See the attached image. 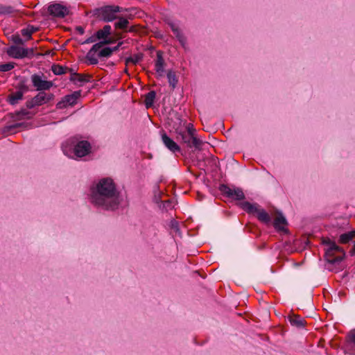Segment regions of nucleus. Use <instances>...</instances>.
Listing matches in <instances>:
<instances>
[{
	"instance_id": "1a4fd4ad",
	"label": "nucleus",
	"mask_w": 355,
	"mask_h": 355,
	"mask_svg": "<svg viewBox=\"0 0 355 355\" xmlns=\"http://www.w3.org/2000/svg\"><path fill=\"white\" fill-rule=\"evenodd\" d=\"M48 12L53 17L58 18H64L69 12L66 6L58 3L50 4L48 7Z\"/></svg>"
},
{
	"instance_id": "72a5a7b5",
	"label": "nucleus",
	"mask_w": 355,
	"mask_h": 355,
	"mask_svg": "<svg viewBox=\"0 0 355 355\" xmlns=\"http://www.w3.org/2000/svg\"><path fill=\"white\" fill-rule=\"evenodd\" d=\"M14 12V8L12 6H1L0 13L1 14H11Z\"/></svg>"
},
{
	"instance_id": "dca6fc26",
	"label": "nucleus",
	"mask_w": 355,
	"mask_h": 355,
	"mask_svg": "<svg viewBox=\"0 0 355 355\" xmlns=\"http://www.w3.org/2000/svg\"><path fill=\"white\" fill-rule=\"evenodd\" d=\"M164 60L163 58V53L161 51L157 52V58L155 64V69L159 76H162L164 71Z\"/></svg>"
},
{
	"instance_id": "7ed1b4c3",
	"label": "nucleus",
	"mask_w": 355,
	"mask_h": 355,
	"mask_svg": "<svg viewBox=\"0 0 355 355\" xmlns=\"http://www.w3.org/2000/svg\"><path fill=\"white\" fill-rule=\"evenodd\" d=\"M110 33L111 26L110 25L104 26L102 29L98 30L96 33V35L98 40H104L94 44L87 53L86 59L89 61V64L94 65L98 62V59L95 56V53L101 49L104 45L109 44L111 42L110 40L106 39L107 36L110 35Z\"/></svg>"
},
{
	"instance_id": "a18cd8bd",
	"label": "nucleus",
	"mask_w": 355,
	"mask_h": 355,
	"mask_svg": "<svg viewBox=\"0 0 355 355\" xmlns=\"http://www.w3.org/2000/svg\"><path fill=\"white\" fill-rule=\"evenodd\" d=\"M353 250H354V253H355V243H354V249H353Z\"/></svg>"
},
{
	"instance_id": "49530a36",
	"label": "nucleus",
	"mask_w": 355,
	"mask_h": 355,
	"mask_svg": "<svg viewBox=\"0 0 355 355\" xmlns=\"http://www.w3.org/2000/svg\"><path fill=\"white\" fill-rule=\"evenodd\" d=\"M352 232H354V237H355V231H353Z\"/></svg>"
},
{
	"instance_id": "4c0bfd02",
	"label": "nucleus",
	"mask_w": 355,
	"mask_h": 355,
	"mask_svg": "<svg viewBox=\"0 0 355 355\" xmlns=\"http://www.w3.org/2000/svg\"><path fill=\"white\" fill-rule=\"evenodd\" d=\"M171 227L174 230V231H178V223L175 220H171Z\"/></svg>"
},
{
	"instance_id": "ddd939ff",
	"label": "nucleus",
	"mask_w": 355,
	"mask_h": 355,
	"mask_svg": "<svg viewBox=\"0 0 355 355\" xmlns=\"http://www.w3.org/2000/svg\"><path fill=\"white\" fill-rule=\"evenodd\" d=\"M166 23L171 28V31L175 35L176 38L178 39L180 44L182 46H184L187 43V39L184 35L183 33L180 29L179 25L171 20H168Z\"/></svg>"
},
{
	"instance_id": "2f4dec72",
	"label": "nucleus",
	"mask_w": 355,
	"mask_h": 355,
	"mask_svg": "<svg viewBox=\"0 0 355 355\" xmlns=\"http://www.w3.org/2000/svg\"><path fill=\"white\" fill-rule=\"evenodd\" d=\"M16 88L18 89V92H21L23 94L29 91L28 86L26 84L24 80H21Z\"/></svg>"
},
{
	"instance_id": "412c9836",
	"label": "nucleus",
	"mask_w": 355,
	"mask_h": 355,
	"mask_svg": "<svg viewBox=\"0 0 355 355\" xmlns=\"http://www.w3.org/2000/svg\"><path fill=\"white\" fill-rule=\"evenodd\" d=\"M156 92L153 90L150 91L145 95L144 103L146 108L153 107Z\"/></svg>"
},
{
	"instance_id": "423d86ee",
	"label": "nucleus",
	"mask_w": 355,
	"mask_h": 355,
	"mask_svg": "<svg viewBox=\"0 0 355 355\" xmlns=\"http://www.w3.org/2000/svg\"><path fill=\"white\" fill-rule=\"evenodd\" d=\"M241 207L250 214H256L258 219L266 224H269L271 220L270 215L263 209L259 208L257 204H251L248 202L241 203Z\"/></svg>"
},
{
	"instance_id": "f3484780",
	"label": "nucleus",
	"mask_w": 355,
	"mask_h": 355,
	"mask_svg": "<svg viewBox=\"0 0 355 355\" xmlns=\"http://www.w3.org/2000/svg\"><path fill=\"white\" fill-rule=\"evenodd\" d=\"M162 141L165 146L171 152L176 153L180 151L178 145L169 138L167 135H162Z\"/></svg>"
},
{
	"instance_id": "c85d7f7f",
	"label": "nucleus",
	"mask_w": 355,
	"mask_h": 355,
	"mask_svg": "<svg viewBox=\"0 0 355 355\" xmlns=\"http://www.w3.org/2000/svg\"><path fill=\"white\" fill-rule=\"evenodd\" d=\"M354 238V232H349L346 234H343L340 236V241L343 243H347L350 240Z\"/></svg>"
},
{
	"instance_id": "20e7f679",
	"label": "nucleus",
	"mask_w": 355,
	"mask_h": 355,
	"mask_svg": "<svg viewBox=\"0 0 355 355\" xmlns=\"http://www.w3.org/2000/svg\"><path fill=\"white\" fill-rule=\"evenodd\" d=\"M325 248V258L328 263L331 264H339L345 257L344 251L334 242L329 239L324 240Z\"/></svg>"
},
{
	"instance_id": "7c9ffc66",
	"label": "nucleus",
	"mask_w": 355,
	"mask_h": 355,
	"mask_svg": "<svg viewBox=\"0 0 355 355\" xmlns=\"http://www.w3.org/2000/svg\"><path fill=\"white\" fill-rule=\"evenodd\" d=\"M19 118H31L33 116V113L28 111L27 109H21L20 111L16 113Z\"/></svg>"
},
{
	"instance_id": "c756f323",
	"label": "nucleus",
	"mask_w": 355,
	"mask_h": 355,
	"mask_svg": "<svg viewBox=\"0 0 355 355\" xmlns=\"http://www.w3.org/2000/svg\"><path fill=\"white\" fill-rule=\"evenodd\" d=\"M92 76L88 73H78V81L81 83H89L91 81Z\"/></svg>"
},
{
	"instance_id": "0eeeda50",
	"label": "nucleus",
	"mask_w": 355,
	"mask_h": 355,
	"mask_svg": "<svg viewBox=\"0 0 355 355\" xmlns=\"http://www.w3.org/2000/svg\"><path fill=\"white\" fill-rule=\"evenodd\" d=\"M6 52L9 56L15 59H21L33 55V49H24L17 45H12Z\"/></svg>"
},
{
	"instance_id": "9b49d317",
	"label": "nucleus",
	"mask_w": 355,
	"mask_h": 355,
	"mask_svg": "<svg viewBox=\"0 0 355 355\" xmlns=\"http://www.w3.org/2000/svg\"><path fill=\"white\" fill-rule=\"evenodd\" d=\"M81 96V91H76L73 92L72 94L66 95L62 101L59 102L57 104V107L58 108H63L66 107L67 105L73 106L75 104H76L77 100Z\"/></svg>"
},
{
	"instance_id": "f257e3e1",
	"label": "nucleus",
	"mask_w": 355,
	"mask_h": 355,
	"mask_svg": "<svg viewBox=\"0 0 355 355\" xmlns=\"http://www.w3.org/2000/svg\"><path fill=\"white\" fill-rule=\"evenodd\" d=\"M92 201L96 206L107 210L118 207L119 195L112 179L103 178L98 182L92 191Z\"/></svg>"
},
{
	"instance_id": "c9c22d12",
	"label": "nucleus",
	"mask_w": 355,
	"mask_h": 355,
	"mask_svg": "<svg viewBox=\"0 0 355 355\" xmlns=\"http://www.w3.org/2000/svg\"><path fill=\"white\" fill-rule=\"evenodd\" d=\"M44 96H45V103L51 101L54 98V95L53 94H51V93L50 94H46V92H44Z\"/></svg>"
},
{
	"instance_id": "5701e85b",
	"label": "nucleus",
	"mask_w": 355,
	"mask_h": 355,
	"mask_svg": "<svg viewBox=\"0 0 355 355\" xmlns=\"http://www.w3.org/2000/svg\"><path fill=\"white\" fill-rule=\"evenodd\" d=\"M67 67H63L59 64H53L51 67V71L55 75H62L67 73Z\"/></svg>"
},
{
	"instance_id": "79ce46f5",
	"label": "nucleus",
	"mask_w": 355,
	"mask_h": 355,
	"mask_svg": "<svg viewBox=\"0 0 355 355\" xmlns=\"http://www.w3.org/2000/svg\"><path fill=\"white\" fill-rule=\"evenodd\" d=\"M120 45H121V43H119L117 46H116L113 48H111V49H112V53L119 50Z\"/></svg>"
},
{
	"instance_id": "473e14b6",
	"label": "nucleus",
	"mask_w": 355,
	"mask_h": 355,
	"mask_svg": "<svg viewBox=\"0 0 355 355\" xmlns=\"http://www.w3.org/2000/svg\"><path fill=\"white\" fill-rule=\"evenodd\" d=\"M15 67V63L8 62L6 64H0V71L6 72L9 71Z\"/></svg>"
},
{
	"instance_id": "58836bf2",
	"label": "nucleus",
	"mask_w": 355,
	"mask_h": 355,
	"mask_svg": "<svg viewBox=\"0 0 355 355\" xmlns=\"http://www.w3.org/2000/svg\"><path fill=\"white\" fill-rule=\"evenodd\" d=\"M14 42L17 44H21V45L24 44V40L19 37H16L14 40Z\"/></svg>"
},
{
	"instance_id": "a211bd4d",
	"label": "nucleus",
	"mask_w": 355,
	"mask_h": 355,
	"mask_svg": "<svg viewBox=\"0 0 355 355\" xmlns=\"http://www.w3.org/2000/svg\"><path fill=\"white\" fill-rule=\"evenodd\" d=\"M274 227L277 231H285L287 225V222L286 218L281 214H278L275 218L273 223Z\"/></svg>"
},
{
	"instance_id": "39448f33",
	"label": "nucleus",
	"mask_w": 355,
	"mask_h": 355,
	"mask_svg": "<svg viewBox=\"0 0 355 355\" xmlns=\"http://www.w3.org/2000/svg\"><path fill=\"white\" fill-rule=\"evenodd\" d=\"M121 11V7L108 5L95 8L93 10V15L99 20L110 22L116 19V14Z\"/></svg>"
},
{
	"instance_id": "9d476101",
	"label": "nucleus",
	"mask_w": 355,
	"mask_h": 355,
	"mask_svg": "<svg viewBox=\"0 0 355 355\" xmlns=\"http://www.w3.org/2000/svg\"><path fill=\"white\" fill-rule=\"evenodd\" d=\"M220 191L227 196L234 199L241 200L244 198V193L239 188L230 187L226 185H221L220 187Z\"/></svg>"
},
{
	"instance_id": "f8f14e48",
	"label": "nucleus",
	"mask_w": 355,
	"mask_h": 355,
	"mask_svg": "<svg viewBox=\"0 0 355 355\" xmlns=\"http://www.w3.org/2000/svg\"><path fill=\"white\" fill-rule=\"evenodd\" d=\"M184 143L190 148L200 149L203 142L201 139L196 137V135H181Z\"/></svg>"
},
{
	"instance_id": "4be33fe9",
	"label": "nucleus",
	"mask_w": 355,
	"mask_h": 355,
	"mask_svg": "<svg viewBox=\"0 0 355 355\" xmlns=\"http://www.w3.org/2000/svg\"><path fill=\"white\" fill-rule=\"evenodd\" d=\"M167 78L169 85L172 87L173 89H175L178 82V79L175 73L171 70L168 71L167 73Z\"/></svg>"
},
{
	"instance_id": "b1692460",
	"label": "nucleus",
	"mask_w": 355,
	"mask_h": 355,
	"mask_svg": "<svg viewBox=\"0 0 355 355\" xmlns=\"http://www.w3.org/2000/svg\"><path fill=\"white\" fill-rule=\"evenodd\" d=\"M289 321L292 325L296 326L297 327H302L304 325V320L298 315H293L290 317Z\"/></svg>"
},
{
	"instance_id": "bb28decb",
	"label": "nucleus",
	"mask_w": 355,
	"mask_h": 355,
	"mask_svg": "<svg viewBox=\"0 0 355 355\" xmlns=\"http://www.w3.org/2000/svg\"><path fill=\"white\" fill-rule=\"evenodd\" d=\"M97 52L99 58H110L112 54V49L110 47H105Z\"/></svg>"
},
{
	"instance_id": "c03bdc74",
	"label": "nucleus",
	"mask_w": 355,
	"mask_h": 355,
	"mask_svg": "<svg viewBox=\"0 0 355 355\" xmlns=\"http://www.w3.org/2000/svg\"><path fill=\"white\" fill-rule=\"evenodd\" d=\"M135 30L134 27H131L130 29H129V32H133Z\"/></svg>"
},
{
	"instance_id": "e433bc0d",
	"label": "nucleus",
	"mask_w": 355,
	"mask_h": 355,
	"mask_svg": "<svg viewBox=\"0 0 355 355\" xmlns=\"http://www.w3.org/2000/svg\"><path fill=\"white\" fill-rule=\"evenodd\" d=\"M78 73H72V74L71 75V76L69 78V80L76 83V81H78Z\"/></svg>"
},
{
	"instance_id": "393cba45",
	"label": "nucleus",
	"mask_w": 355,
	"mask_h": 355,
	"mask_svg": "<svg viewBox=\"0 0 355 355\" xmlns=\"http://www.w3.org/2000/svg\"><path fill=\"white\" fill-rule=\"evenodd\" d=\"M129 21L123 17H119V21L114 24V26L117 29L125 30L128 28Z\"/></svg>"
},
{
	"instance_id": "4468645a",
	"label": "nucleus",
	"mask_w": 355,
	"mask_h": 355,
	"mask_svg": "<svg viewBox=\"0 0 355 355\" xmlns=\"http://www.w3.org/2000/svg\"><path fill=\"white\" fill-rule=\"evenodd\" d=\"M43 104H45L44 92H40L35 96L26 101V106L27 109H32Z\"/></svg>"
},
{
	"instance_id": "aec40b11",
	"label": "nucleus",
	"mask_w": 355,
	"mask_h": 355,
	"mask_svg": "<svg viewBox=\"0 0 355 355\" xmlns=\"http://www.w3.org/2000/svg\"><path fill=\"white\" fill-rule=\"evenodd\" d=\"M24 94L21 92H12L7 96V101L12 105H15L23 99Z\"/></svg>"
},
{
	"instance_id": "ea45409f",
	"label": "nucleus",
	"mask_w": 355,
	"mask_h": 355,
	"mask_svg": "<svg viewBox=\"0 0 355 355\" xmlns=\"http://www.w3.org/2000/svg\"><path fill=\"white\" fill-rule=\"evenodd\" d=\"M76 31L80 34L83 35L85 33V29L83 27L79 26L76 28Z\"/></svg>"
},
{
	"instance_id": "a19ab883",
	"label": "nucleus",
	"mask_w": 355,
	"mask_h": 355,
	"mask_svg": "<svg viewBox=\"0 0 355 355\" xmlns=\"http://www.w3.org/2000/svg\"><path fill=\"white\" fill-rule=\"evenodd\" d=\"M21 125H22V123H15V124L12 125L10 126V128H19V127H21Z\"/></svg>"
},
{
	"instance_id": "2eb2a0df",
	"label": "nucleus",
	"mask_w": 355,
	"mask_h": 355,
	"mask_svg": "<svg viewBox=\"0 0 355 355\" xmlns=\"http://www.w3.org/2000/svg\"><path fill=\"white\" fill-rule=\"evenodd\" d=\"M346 350L349 354L355 355V329L350 331L347 336Z\"/></svg>"
},
{
	"instance_id": "a878e982",
	"label": "nucleus",
	"mask_w": 355,
	"mask_h": 355,
	"mask_svg": "<svg viewBox=\"0 0 355 355\" xmlns=\"http://www.w3.org/2000/svg\"><path fill=\"white\" fill-rule=\"evenodd\" d=\"M142 58L143 56L141 54H136L132 57H128L125 59V64L128 65L130 63L133 64H137L142 60Z\"/></svg>"
},
{
	"instance_id": "37998d69",
	"label": "nucleus",
	"mask_w": 355,
	"mask_h": 355,
	"mask_svg": "<svg viewBox=\"0 0 355 355\" xmlns=\"http://www.w3.org/2000/svg\"><path fill=\"white\" fill-rule=\"evenodd\" d=\"M67 72H69L71 73V75L72 74V73H76L73 69L69 68V67L67 69Z\"/></svg>"
},
{
	"instance_id": "f704fd0d",
	"label": "nucleus",
	"mask_w": 355,
	"mask_h": 355,
	"mask_svg": "<svg viewBox=\"0 0 355 355\" xmlns=\"http://www.w3.org/2000/svg\"><path fill=\"white\" fill-rule=\"evenodd\" d=\"M96 40H98V38L96 37V35H92L89 37H88L87 40H85V41L82 42L81 44H86L94 43L96 41Z\"/></svg>"
},
{
	"instance_id": "cd10ccee",
	"label": "nucleus",
	"mask_w": 355,
	"mask_h": 355,
	"mask_svg": "<svg viewBox=\"0 0 355 355\" xmlns=\"http://www.w3.org/2000/svg\"><path fill=\"white\" fill-rule=\"evenodd\" d=\"M33 26L27 27L26 28H24L21 31V35L24 37H27V39H30L31 37L32 34L36 31Z\"/></svg>"
},
{
	"instance_id": "6e6552de",
	"label": "nucleus",
	"mask_w": 355,
	"mask_h": 355,
	"mask_svg": "<svg viewBox=\"0 0 355 355\" xmlns=\"http://www.w3.org/2000/svg\"><path fill=\"white\" fill-rule=\"evenodd\" d=\"M31 78L32 84L37 91L43 92L49 90L53 85L52 81L43 80L41 76L38 74L35 73L32 75Z\"/></svg>"
},
{
	"instance_id": "6ab92c4d",
	"label": "nucleus",
	"mask_w": 355,
	"mask_h": 355,
	"mask_svg": "<svg viewBox=\"0 0 355 355\" xmlns=\"http://www.w3.org/2000/svg\"><path fill=\"white\" fill-rule=\"evenodd\" d=\"M181 123L182 121L180 122V125L175 130L174 133H194L196 130L191 123L184 122L182 125Z\"/></svg>"
},
{
	"instance_id": "f03ea898",
	"label": "nucleus",
	"mask_w": 355,
	"mask_h": 355,
	"mask_svg": "<svg viewBox=\"0 0 355 355\" xmlns=\"http://www.w3.org/2000/svg\"><path fill=\"white\" fill-rule=\"evenodd\" d=\"M62 149L67 157L78 159L91 153L92 146L87 141H68L62 144Z\"/></svg>"
}]
</instances>
